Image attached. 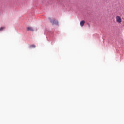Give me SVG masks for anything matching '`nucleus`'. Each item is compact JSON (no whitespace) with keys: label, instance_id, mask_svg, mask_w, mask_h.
<instances>
[{"label":"nucleus","instance_id":"nucleus-1","mask_svg":"<svg viewBox=\"0 0 124 124\" xmlns=\"http://www.w3.org/2000/svg\"><path fill=\"white\" fill-rule=\"evenodd\" d=\"M115 19L117 23H118V24H121L122 23V18H121L120 16H117L115 17Z\"/></svg>","mask_w":124,"mask_h":124},{"label":"nucleus","instance_id":"nucleus-5","mask_svg":"<svg viewBox=\"0 0 124 124\" xmlns=\"http://www.w3.org/2000/svg\"><path fill=\"white\" fill-rule=\"evenodd\" d=\"M36 46H35V45H32L31 46H30V48H35Z\"/></svg>","mask_w":124,"mask_h":124},{"label":"nucleus","instance_id":"nucleus-6","mask_svg":"<svg viewBox=\"0 0 124 124\" xmlns=\"http://www.w3.org/2000/svg\"><path fill=\"white\" fill-rule=\"evenodd\" d=\"M4 29H5V27H1L0 28V31H3V30H4Z\"/></svg>","mask_w":124,"mask_h":124},{"label":"nucleus","instance_id":"nucleus-4","mask_svg":"<svg viewBox=\"0 0 124 124\" xmlns=\"http://www.w3.org/2000/svg\"><path fill=\"white\" fill-rule=\"evenodd\" d=\"M80 26L81 27H84V25H85V20H82L80 21Z\"/></svg>","mask_w":124,"mask_h":124},{"label":"nucleus","instance_id":"nucleus-3","mask_svg":"<svg viewBox=\"0 0 124 124\" xmlns=\"http://www.w3.org/2000/svg\"><path fill=\"white\" fill-rule=\"evenodd\" d=\"M27 30L28 31H34L33 30V28L31 27H27Z\"/></svg>","mask_w":124,"mask_h":124},{"label":"nucleus","instance_id":"nucleus-2","mask_svg":"<svg viewBox=\"0 0 124 124\" xmlns=\"http://www.w3.org/2000/svg\"><path fill=\"white\" fill-rule=\"evenodd\" d=\"M51 23H52V25H56L57 26L59 25V21L56 19H53L51 20Z\"/></svg>","mask_w":124,"mask_h":124}]
</instances>
